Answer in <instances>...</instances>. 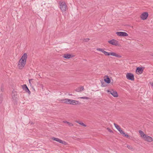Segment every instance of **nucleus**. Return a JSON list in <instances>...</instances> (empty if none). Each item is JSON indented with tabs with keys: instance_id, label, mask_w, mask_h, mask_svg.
<instances>
[{
	"instance_id": "1",
	"label": "nucleus",
	"mask_w": 153,
	"mask_h": 153,
	"mask_svg": "<svg viewBox=\"0 0 153 153\" xmlns=\"http://www.w3.org/2000/svg\"><path fill=\"white\" fill-rule=\"evenodd\" d=\"M27 58V54L26 53H24L19 60L18 65V66L19 69H22L25 67Z\"/></svg>"
},
{
	"instance_id": "2",
	"label": "nucleus",
	"mask_w": 153,
	"mask_h": 153,
	"mask_svg": "<svg viewBox=\"0 0 153 153\" xmlns=\"http://www.w3.org/2000/svg\"><path fill=\"white\" fill-rule=\"evenodd\" d=\"M97 50L101 51L102 53H103L106 56H109V55H111L112 56H115L116 57L120 58L121 57V56L117 54L114 52H106V51H104V49L102 48H98L97 49Z\"/></svg>"
},
{
	"instance_id": "3",
	"label": "nucleus",
	"mask_w": 153,
	"mask_h": 153,
	"mask_svg": "<svg viewBox=\"0 0 153 153\" xmlns=\"http://www.w3.org/2000/svg\"><path fill=\"white\" fill-rule=\"evenodd\" d=\"M60 101L62 103L73 105H78L79 104V102L77 101L68 99H62Z\"/></svg>"
},
{
	"instance_id": "4",
	"label": "nucleus",
	"mask_w": 153,
	"mask_h": 153,
	"mask_svg": "<svg viewBox=\"0 0 153 153\" xmlns=\"http://www.w3.org/2000/svg\"><path fill=\"white\" fill-rule=\"evenodd\" d=\"M59 7L61 11L63 12H65L67 9V5L64 2H60L59 3Z\"/></svg>"
},
{
	"instance_id": "5",
	"label": "nucleus",
	"mask_w": 153,
	"mask_h": 153,
	"mask_svg": "<svg viewBox=\"0 0 153 153\" xmlns=\"http://www.w3.org/2000/svg\"><path fill=\"white\" fill-rule=\"evenodd\" d=\"M126 77L129 80H130L131 81H133L134 80V75L131 73H127L126 75Z\"/></svg>"
},
{
	"instance_id": "6",
	"label": "nucleus",
	"mask_w": 153,
	"mask_h": 153,
	"mask_svg": "<svg viewBox=\"0 0 153 153\" xmlns=\"http://www.w3.org/2000/svg\"><path fill=\"white\" fill-rule=\"evenodd\" d=\"M116 34L118 36H128V34L126 32H116Z\"/></svg>"
},
{
	"instance_id": "7",
	"label": "nucleus",
	"mask_w": 153,
	"mask_h": 153,
	"mask_svg": "<svg viewBox=\"0 0 153 153\" xmlns=\"http://www.w3.org/2000/svg\"><path fill=\"white\" fill-rule=\"evenodd\" d=\"M108 42L109 44L115 46H117L119 44L118 41L114 39L109 40L108 41Z\"/></svg>"
},
{
	"instance_id": "8",
	"label": "nucleus",
	"mask_w": 153,
	"mask_h": 153,
	"mask_svg": "<svg viewBox=\"0 0 153 153\" xmlns=\"http://www.w3.org/2000/svg\"><path fill=\"white\" fill-rule=\"evenodd\" d=\"M148 13L147 12H144L140 15V18L143 20H145L147 19L148 16Z\"/></svg>"
},
{
	"instance_id": "9",
	"label": "nucleus",
	"mask_w": 153,
	"mask_h": 153,
	"mask_svg": "<svg viewBox=\"0 0 153 153\" xmlns=\"http://www.w3.org/2000/svg\"><path fill=\"white\" fill-rule=\"evenodd\" d=\"M52 139L58 142H59L60 143H62L64 145H66V142L64 141H63L58 138L54 137H53L52 138Z\"/></svg>"
},
{
	"instance_id": "10",
	"label": "nucleus",
	"mask_w": 153,
	"mask_h": 153,
	"mask_svg": "<svg viewBox=\"0 0 153 153\" xmlns=\"http://www.w3.org/2000/svg\"><path fill=\"white\" fill-rule=\"evenodd\" d=\"M107 92H109L114 97H117L118 96L117 92L115 91H114L113 90H111L110 91L108 90H107Z\"/></svg>"
},
{
	"instance_id": "11",
	"label": "nucleus",
	"mask_w": 153,
	"mask_h": 153,
	"mask_svg": "<svg viewBox=\"0 0 153 153\" xmlns=\"http://www.w3.org/2000/svg\"><path fill=\"white\" fill-rule=\"evenodd\" d=\"M114 125L120 134H124V131L121 129L119 125L115 123H114Z\"/></svg>"
},
{
	"instance_id": "12",
	"label": "nucleus",
	"mask_w": 153,
	"mask_h": 153,
	"mask_svg": "<svg viewBox=\"0 0 153 153\" xmlns=\"http://www.w3.org/2000/svg\"><path fill=\"white\" fill-rule=\"evenodd\" d=\"M143 69L141 67H137L136 70V72L138 74H142L143 72Z\"/></svg>"
},
{
	"instance_id": "13",
	"label": "nucleus",
	"mask_w": 153,
	"mask_h": 153,
	"mask_svg": "<svg viewBox=\"0 0 153 153\" xmlns=\"http://www.w3.org/2000/svg\"><path fill=\"white\" fill-rule=\"evenodd\" d=\"M144 140L147 141L149 142H151L153 140L152 137L148 136L147 135H146V136L145 137Z\"/></svg>"
},
{
	"instance_id": "14",
	"label": "nucleus",
	"mask_w": 153,
	"mask_h": 153,
	"mask_svg": "<svg viewBox=\"0 0 153 153\" xmlns=\"http://www.w3.org/2000/svg\"><path fill=\"white\" fill-rule=\"evenodd\" d=\"M12 98L14 100H15L17 97V94L16 91L13 90L12 93Z\"/></svg>"
},
{
	"instance_id": "15",
	"label": "nucleus",
	"mask_w": 153,
	"mask_h": 153,
	"mask_svg": "<svg viewBox=\"0 0 153 153\" xmlns=\"http://www.w3.org/2000/svg\"><path fill=\"white\" fill-rule=\"evenodd\" d=\"M73 56L70 54H65L63 56V57L66 59H70L72 58Z\"/></svg>"
},
{
	"instance_id": "16",
	"label": "nucleus",
	"mask_w": 153,
	"mask_h": 153,
	"mask_svg": "<svg viewBox=\"0 0 153 153\" xmlns=\"http://www.w3.org/2000/svg\"><path fill=\"white\" fill-rule=\"evenodd\" d=\"M106 77L104 79V80L105 82L108 84H109L111 82V80L108 76H106Z\"/></svg>"
},
{
	"instance_id": "17",
	"label": "nucleus",
	"mask_w": 153,
	"mask_h": 153,
	"mask_svg": "<svg viewBox=\"0 0 153 153\" xmlns=\"http://www.w3.org/2000/svg\"><path fill=\"white\" fill-rule=\"evenodd\" d=\"M139 132L141 136L143 137L144 139L145 137L146 136V135L144 134L143 132L141 130H139Z\"/></svg>"
},
{
	"instance_id": "18",
	"label": "nucleus",
	"mask_w": 153,
	"mask_h": 153,
	"mask_svg": "<svg viewBox=\"0 0 153 153\" xmlns=\"http://www.w3.org/2000/svg\"><path fill=\"white\" fill-rule=\"evenodd\" d=\"M84 89V87L83 86H81L79 87H78L77 88L76 90V91L78 92H79L82 91H83Z\"/></svg>"
},
{
	"instance_id": "19",
	"label": "nucleus",
	"mask_w": 153,
	"mask_h": 153,
	"mask_svg": "<svg viewBox=\"0 0 153 153\" xmlns=\"http://www.w3.org/2000/svg\"><path fill=\"white\" fill-rule=\"evenodd\" d=\"M63 122L64 123H67L68 125L70 126H73V125L72 123H69L67 121H63Z\"/></svg>"
},
{
	"instance_id": "20",
	"label": "nucleus",
	"mask_w": 153,
	"mask_h": 153,
	"mask_svg": "<svg viewBox=\"0 0 153 153\" xmlns=\"http://www.w3.org/2000/svg\"><path fill=\"white\" fill-rule=\"evenodd\" d=\"M76 122L78 123L79 124L84 126L86 127V125L84 124L83 123H82L81 122H79V121H77Z\"/></svg>"
},
{
	"instance_id": "21",
	"label": "nucleus",
	"mask_w": 153,
	"mask_h": 153,
	"mask_svg": "<svg viewBox=\"0 0 153 153\" xmlns=\"http://www.w3.org/2000/svg\"><path fill=\"white\" fill-rule=\"evenodd\" d=\"M123 134L124 136L128 138H130L129 136L126 134H125V132H124V134Z\"/></svg>"
},
{
	"instance_id": "22",
	"label": "nucleus",
	"mask_w": 153,
	"mask_h": 153,
	"mask_svg": "<svg viewBox=\"0 0 153 153\" xmlns=\"http://www.w3.org/2000/svg\"><path fill=\"white\" fill-rule=\"evenodd\" d=\"M22 86L23 89L24 90H25V89H26L27 88V86L25 84L23 85Z\"/></svg>"
},
{
	"instance_id": "23",
	"label": "nucleus",
	"mask_w": 153,
	"mask_h": 153,
	"mask_svg": "<svg viewBox=\"0 0 153 153\" xmlns=\"http://www.w3.org/2000/svg\"><path fill=\"white\" fill-rule=\"evenodd\" d=\"M90 40V39L89 38H86L84 39H82V41L84 42H88Z\"/></svg>"
},
{
	"instance_id": "24",
	"label": "nucleus",
	"mask_w": 153,
	"mask_h": 153,
	"mask_svg": "<svg viewBox=\"0 0 153 153\" xmlns=\"http://www.w3.org/2000/svg\"><path fill=\"white\" fill-rule=\"evenodd\" d=\"M25 91H26V92L28 93L29 94H30V92L28 88L25 89Z\"/></svg>"
},
{
	"instance_id": "25",
	"label": "nucleus",
	"mask_w": 153,
	"mask_h": 153,
	"mask_svg": "<svg viewBox=\"0 0 153 153\" xmlns=\"http://www.w3.org/2000/svg\"><path fill=\"white\" fill-rule=\"evenodd\" d=\"M127 147L128 149H131V150H132L133 149L132 146L129 145H127Z\"/></svg>"
},
{
	"instance_id": "26",
	"label": "nucleus",
	"mask_w": 153,
	"mask_h": 153,
	"mask_svg": "<svg viewBox=\"0 0 153 153\" xmlns=\"http://www.w3.org/2000/svg\"><path fill=\"white\" fill-rule=\"evenodd\" d=\"M80 98H81L82 99H87V100H88L90 99L89 97H80Z\"/></svg>"
},
{
	"instance_id": "27",
	"label": "nucleus",
	"mask_w": 153,
	"mask_h": 153,
	"mask_svg": "<svg viewBox=\"0 0 153 153\" xmlns=\"http://www.w3.org/2000/svg\"><path fill=\"white\" fill-rule=\"evenodd\" d=\"M107 129L108 131H109L110 132H113V131L111 130V129H110L109 128H107Z\"/></svg>"
},
{
	"instance_id": "28",
	"label": "nucleus",
	"mask_w": 153,
	"mask_h": 153,
	"mask_svg": "<svg viewBox=\"0 0 153 153\" xmlns=\"http://www.w3.org/2000/svg\"><path fill=\"white\" fill-rule=\"evenodd\" d=\"M1 91H3V86L2 85L1 86Z\"/></svg>"
},
{
	"instance_id": "29",
	"label": "nucleus",
	"mask_w": 153,
	"mask_h": 153,
	"mask_svg": "<svg viewBox=\"0 0 153 153\" xmlns=\"http://www.w3.org/2000/svg\"><path fill=\"white\" fill-rule=\"evenodd\" d=\"M102 86L103 87H105V85L104 84L103 82H102Z\"/></svg>"
},
{
	"instance_id": "30",
	"label": "nucleus",
	"mask_w": 153,
	"mask_h": 153,
	"mask_svg": "<svg viewBox=\"0 0 153 153\" xmlns=\"http://www.w3.org/2000/svg\"><path fill=\"white\" fill-rule=\"evenodd\" d=\"M151 85L152 86H153V83H151Z\"/></svg>"
},
{
	"instance_id": "31",
	"label": "nucleus",
	"mask_w": 153,
	"mask_h": 153,
	"mask_svg": "<svg viewBox=\"0 0 153 153\" xmlns=\"http://www.w3.org/2000/svg\"><path fill=\"white\" fill-rule=\"evenodd\" d=\"M69 94V95H72V94Z\"/></svg>"
},
{
	"instance_id": "32",
	"label": "nucleus",
	"mask_w": 153,
	"mask_h": 153,
	"mask_svg": "<svg viewBox=\"0 0 153 153\" xmlns=\"http://www.w3.org/2000/svg\"><path fill=\"white\" fill-rule=\"evenodd\" d=\"M30 80H29V83H30Z\"/></svg>"
},
{
	"instance_id": "33",
	"label": "nucleus",
	"mask_w": 153,
	"mask_h": 153,
	"mask_svg": "<svg viewBox=\"0 0 153 153\" xmlns=\"http://www.w3.org/2000/svg\"><path fill=\"white\" fill-rule=\"evenodd\" d=\"M152 56H153V54L152 55Z\"/></svg>"
}]
</instances>
